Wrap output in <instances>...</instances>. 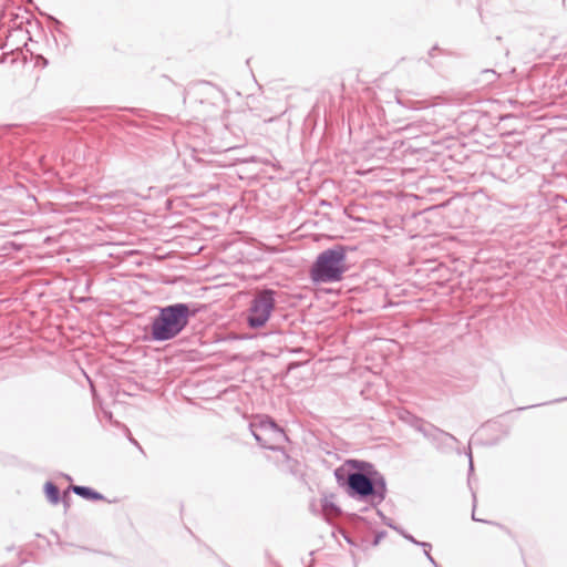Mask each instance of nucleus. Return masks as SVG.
<instances>
[{"mask_svg":"<svg viewBox=\"0 0 567 567\" xmlns=\"http://www.w3.org/2000/svg\"><path fill=\"white\" fill-rule=\"evenodd\" d=\"M192 312L186 303H175L161 308L159 315L151 324V336L155 341H167L178 336L187 326Z\"/></svg>","mask_w":567,"mask_h":567,"instance_id":"nucleus-1","label":"nucleus"},{"mask_svg":"<svg viewBox=\"0 0 567 567\" xmlns=\"http://www.w3.org/2000/svg\"><path fill=\"white\" fill-rule=\"evenodd\" d=\"M347 270L346 251L339 246L319 254L310 274L315 282H337Z\"/></svg>","mask_w":567,"mask_h":567,"instance_id":"nucleus-2","label":"nucleus"},{"mask_svg":"<svg viewBox=\"0 0 567 567\" xmlns=\"http://www.w3.org/2000/svg\"><path fill=\"white\" fill-rule=\"evenodd\" d=\"M346 466L355 470V472L347 473L343 467L337 468L334 476L338 484L341 486L347 485L348 494L351 496L357 495L365 498L372 495L374 493L373 480L360 473V471H364L367 467H371V465L362 461L349 460L346 462Z\"/></svg>","mask_w":567,"mask_h":567,"instance_id":"nucleus-3","label":"nucleus"},{"mask_svg":"<svg viewBox=\"0 0 567 567\" xmlns=\"http://www.w3.org/2000/svg\"><path fill=\"white\" fill-rule=\"evenodd\" d=\"M276 295L272 289H262L254 295L246 316L249 328L259 329L266 326L276 307Z\"/></svg>","mask_w":567,"mask_h":567,"instance_id":"nucleus-4","label":"nucleus"},{"mask_svg":"<svg viewBox=\"0 0 567 567\" xmlns=\"http://www.w3.org/2000/svg\"><path fill=\"white\" fill-rule=\"evenodd\" d=\"M250 431L256 441L265 449L276 451L280 444L287 440L282 429H280L268 416H258L250 423Z\"/></svg>","mask_w":567,"mask_h":567,"instance_id":"nucleus-5","label":"nucleus"},{"mask_svg":"<svg viewBox=\"0 0 567 567\" xmlns=\"http://www.w3.org/2000/svg\"><path fill=\"white\" fill-rule=\"evenodd\" d=\"M424 436L435 443L447 444L450 441L456 442L455 436L433 425H429V431H424Z\"/></svg>","mask_w":567,"mask_h":567,"instance_id":"nucleus-6","label":"nucleus"},{"mask_svg":"<svg viewBox=\"0 0 567 567\" xmlns=\"http://www.w3.org/2000/svg\"><path fill=\"white\" fill-rule=\"evenodd\" d=\"M72 491L79 496H82V497L89 498V499H93V501H101L104 498L102 494H100L86 486L74 485V486H72Z\"/></svg>","mask_w":567,"mask_h":567,"instance_id":"nucleus-7","label":"nucleus"},{"mask_svg":"<svg viewBox=\"0 0 567 567\" xmlns=\"http://www.w3.org/2000/svg\"><path fill=\"white\" fill-rule=\"evenodd\" d=\"M44 492H45L47 498L49 499L50 503H52V504L59 503L60 492L53 483H51V482L45 483Z\"/></svg>","mask_w":567,"mask_h":567,"instance_id":"nucleus-8","label":"nucleus"},{"mask_svg":"<svg viewBox=\"0 0 567 567\" xmlns=\"http://www.w3.org/2000/svg\"><path fill=\"white\" fill-rule=\"evenodd\" d=\"M373 483H374V493L372 495L377 496L379 498V501L381 502L385 497V492H386L385 482L383 478H380V480L373 481Z\"/></svg>","mask_w":567,"mask_h":567,"instance_id":"nucleus-9","label":"nucleus"},{"mask_svg":"<svg viewBox=\"0 0 567 567\" xmlns=\"http://www.w3.org/2000/svg\"><path fill=\"white\" fill-rule=\"evenodd\" d=\"M414 427L424 435V431H429V425H426L423 421L416 420Z\"/></svg>","mask_w":567,"mask_h":567,"instance_id":"nucleus-10","label":"nucleus"},{"mask_svg":"<svg viewBox=\"0 0 567 567\" xmlns=\"http://www.w3.org/2000/svg\"><path fill=\"white\" fill-rule=\"evenodd\" d=\"M395 530H398L405 539H408L409 542L415 544V545H419L420 542L416 540L412 535L410 534H406L405 532H403L402 529H399L396 527H393Z\"/></svg>","mask_w":567,"mask_h":567,"instance_id":"nucleus-11","label":"nucleus"},{"mask_svg":"<svg viewBox=\"0 0 567 567\" xmlns=\"http://www.w3.org/2000/svg\"><path fill=\"white\" fill-rule=\"evenodd\" d=\"M424 555H425V557L429 559V561H430L434 567H437V563L435 561V559L433 558V556L430 554V550L425 549V550H424Z\"/></svg>","mask_w":567,"mask_h":567,"instance_id":"nucleus-12","label":"nucleus"},{"mask_svg":"<svg viewBox=\"0 0 567 567\" xmlns=\"http://www.w3.org/2000/svg\"><path fill=\"white\" fill-rule=\"evenodd\" d=\"M323 508L324 509H331V511H338V508L334 506V504H332V503H330L328 501H324Z\"/></svg>","mask_w":567,"mask_h":567,"instance_id":"nucleus-13","label":"nucleus"},{"mask_svg":"<svg viewBox=\"0 0 567 567\" xmlns=\"http://www.w3.org/2000/svg\"><path fill=\"white\" fill-rule=\"evenodd\" d=\"M419 546L423 547L424 550L427 549L430 550L431 549V544L430 543H425V542H420Z\"/></svg>","mask_w":567,"mask_h":567,"instance_id":"nucleus-14","label":"nucleus"},{"mask_svg":"<svg viewBox=\"0 0 567 567\" xmlns=\"http://www.w3.org/2000/svg\"><path fill=\"white\" fill-rule=\"evenodd\" d=\"M470 470H473L472 457L470 456Z\"/></svg>","mask_w":567,"mask_h":567,"instance_id":"nucleus-15","label":"nucleus"},{"mask_svg":"<svg viewBox=\"0 0 567 567\" xmlns=\"http://www.w3.org/2000/svg\"><path fill=\"white\" fill-rule=\"evenodd\" d=\"M472 517H473V520H481L480 518H476V517H475V514H474V513H473Z\"/></svg>","mask_w":567,"mask_h":567,"instance_id":"nucleus-16","label":"nucleus"},{"mask_svg":"<svg viewBox=\"0 0 567 567\" xmlns=\"http://www.w3.org/2000/svg\"><path fill=\"white\" fill-rule=\"evenodd\" d=\"M131 442L135 445H138L137 442L134 439H131Z\"/></svg>","mask_w":567,"mask_h":567,"instance_id":"nucleus-17","label":"nucleus"},{"mask_svg":"<svg viewBox=\"0 0 567 567\" xmlns=\"http://www.w3.org/2000/svg\"><path fill=\"white\" fill-rule=\"evenodd\" d=\"M566 203H567V200H566Z\"/></svg>","mask_w":567,"mask_h":567,"instance_id":"nucleus-18","label":"nucleus"}]
</instances>
